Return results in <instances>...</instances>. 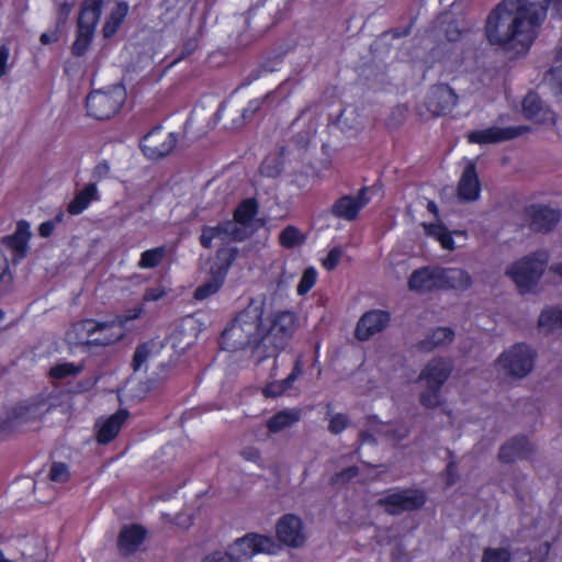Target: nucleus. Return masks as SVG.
<instances>
[{
	"label": "nucleus",
	"mask_w": 562,
	"mask_h": 562,
	"mask_svg": "<svg viewBox=\"0 0 562 562\" xmlns=\"http://www.w3.org/2000/svg\"><path fill=\"white\" fill-rule=\"evenodd\" d=\"M423 226L427 236L434 237L436 240L443 232L448 229L447 226L441 222L425 223Z\"/></svg>",
	"instance_id": "603ef678"
},
{
	"label": "nucleus",
	"mask_w": 562,
	"mask_h": 562,
	"mask_svg": "<svg viewBox=\"0 0 562 562\" xmlns=\"http://www.w3.org/2000/svg\"><path fill=\"white\" fill-rule=\"evenodd\" d=\"M528 131L529 127L525 125L507 127L490 126L487 128L470 132L468 140L472 144L479 145L496 144L514 139Z\"/></svg>",
	"instance_id": "dca6fc26"
},
{
	"label": "nucleus",
	"mask_w": 562,
	"mask_h": 562,
	"mask_svg": "<svg viewBox=\"0 0 562 562\" xmlns=\"http://www.w3.org/2000/svg\"><path fill=\"white\" fill-rule=\"evenodd\" d=\"M538 327L548 333L562 329V307L551 306L544 308L539 316Z\"/></svg>",
	"instance_id": "f704fd0d"
},
{
	"label": "nucleus",
	"mask_w": 562,
	"mask_h": 562,
	"mask_svg": "<svg viewBox=\"0 0 562 562\" xmlns=\"http://www.w3.org/2000/svg\"><path fill=\"white\" fill-rule=\"evenodd\" d=\"M241 457L247 460L255 463H258L261 461V453L260 451L255 447H248L241 451Z\"/></svg>",
	"instance_id": "680f3d73"
},
{
	"label": "nucleus",
	"mask_w": 562,
	"mask_h": 562,
	"mask_svg": "<svg viewBox=\"0 0 562 562\" xmlns=\"http://www.w3.org/2000/svg\"><path fill=\"white\" fill-rule=\"evenodd\" d=\"M126 90L122 83L93 89L86 97L87 115L97 121H108L122 110L126 101Z\"/></svg>",
	"instance_id": "20e7f679"
},
{
	"label": "nucleus",
	"mask_w": 562,
	"mask_h": 562,
	"mask_svg": "<svg viewBox=\"0 0 562 562\" xmlns=\"http://www.w3.org/2000/svg\"><path fill=\"white\" fill-rule=\"evenodd\" d=\"M147 530L138 524L124 526L117 537V548L122 555L128 557L135 553L143 544Z\"/></svg>",
	"instance_id": "a878e982"
},
{
	"label": "nucleus",
	"mask_w": 562,
	"mask_h": 562,
	"mask_svg": "<svg viewBox=\"0 0 562 562\" xmlns=\"http://www.w3.org/2000/svg\"><path fill=\"white\" fill-rule=\"evenodd\" d=\"M549 255L544 250L531 252L512 263L506 269L520 293L530 292L540 281L548 265Z\"/></svg>",
	"instance_id": "39448f33"
},
{
	"label": "nucleus",
	"mask_w": 562,
	"mask_h": 562,
	"mask_svg": "<svg viewBox=\"0 0 562 562\" xmlns=\"http://www.w3.org/2000/svg\"><path fill=\"white\" fill-rule=\"evenodd\" d=\"M278 550V544L270 536L256 532H248L238 538L229 547V553L238 559L239 562L250 560L260 553L273 554Z\"/></svg>",
	"instance_id": "1a4fd4ad"
},
{
	"label": "nucleus",
	"mask_w": 562,
	"mask_h": 562,
	"mask_svg": "<svg viewBox=\"0 0 562 562\" xmlns=\"http://www.w3.org/2000/svg\"><path fill=\"white\" fill-rule=\"evenodd\" d=\"M110 172V166L106 161L99 162L93 169V177L97 179L105 178Z\"/></svg>",
	"instance_id": "0e129e2a"
},
{
	"label": "nucleus",
	"mask_w": 562,
	"mask_h": 562,
	"mask_svg": "<svg viewBox=\"0 0 562 562\" xmlns=\"http://www.w3.org/2000/svg\"><path fill=\"white\" fill-rule=\"evenodd\" d=\"M63 221V214H57L54 220L45 221L38 226V235L43 238L52 236L57 223Z\"/></svg>",
	"instance_id": "3c124183"
},
{
	"label": "nucleus",
	"mask_w": 562,
	"mask_h": 562,
	"mask_svg": "<svg viewBox=\"0 0 562 562\" xmlns=\"http://www.w3.org/2000/svg\"><path fill=\"white\" fill-rule=\"evenodd\" d=\"M562 0H503L484 21L483 34L487 43L518 58L527 55L539 35L548 13Z\"/></svg>",
	"instance_id": "f257e3e1"
},
{
	"label": "nucleus",
	"mask_w": 562,
	"mask_h": 562,
	"mask_svg": "<svg viewBox=\"0 0 562 562\" xmlns=\"http://www.w3.org/2000/svg\"><path fill=\"white\" fill-rule=\"evenodd\" d=\"M522 113L526 119L537 123L554 124L557 114L549 106H544L541 98L535 91H529L522 100Z\"/></svg>",
	"instance_id": "4be33fe9"
},
{
	"label": "nucleus",
	"mask_w": 562,
	"mask_h": 562,
	"mask_svg": "<svg viewBox=\"0 0 562 562\" xmlns=\"http://www.w3.org/2000/svg\"><path fill=\"white\" fill-rule=\"evenodd\" d=\"M276 533L280 542L292 548L303 546L306 540L303 532V522L294 514H285L279 518L276 525Z\"/></svg>",
	"instance_id": "a211bd4d"
},
{
	"label": "nucleus",
	"mask_w": 562,
	"mask_h": 562,
	"mask_svg": "<svg viewBox=\"0 0 562 562\" xmlns=\"http://www.w3.org/2000/svg\"><path fill=\"white\" fill-rule=\"evenodd\" d=\"M302 372H303V361H302V357L299 356V357H296V359L294 361V366H293L291 373L286 378H284L280 382H278V392L277 393H284L285 391L291 389L294 381L302 374Z\"/></svg>",
	"instance_id": "a19ab883"
},
{
	"label": "nucleus",
	"mask_w": 562,
	"mask_h": 562,
	"mask_svg": "<svg viewBox=\"0 0 562 562\" xmlns=\"http://www.w3.org/2000/svg\"><path fill=\"white\" fill-rule=\"evenodd\" d=\"M83 366L82 364H76L72 362H63L55 364L48 371V375L52 379L55 380H63L65 378L77 375L80 372H82Z\"/></svg>",
	"instance_id": "4c0bfd02"
},
{
	"label": "nucleus",
	"mask_w": 562,
	"mask_h": 562,
	"mask_svg": "<svg viewBox=\"0 0 562 562\" xmlns=\"http://www.w3.org/2000/svg\"><path fill=\"white\" fill-rule=\"evenodd\" d=\"M368 188L362 187L356 195L345 194L338 198L330 207V214L339 220L347 222L356 221L360 212L370 202Z\"/></svg>",
	"instance_id": "2eb2a0df"
},
{
	"label": "nucleus",
	"mask_w": 562,
	"mask_h": 562,
	"mask_svg": "<svg viewBox=\"0 0 562 562\" xmlns=\"http://www.w3.org/2000/svg\"><path fill=\"white\" fill-rule=\"evenodd\" d=\"M440 267L424 266L412 272L407 286L418 294L432 293L440 290Z\"/></svg>",
	"instance_id": "6ab92c4d"
},
{
	"label": "nucleus",
	"mask_w": 562,
	"mask_h": 562,
	"mask_svg": "<svg viewBox=\"0 0 562 562\" xmlns=\"http://www.w3.org/2000/svg\"><path fill=\"white\" fill-rule=\"evenodd\" d=\"M167 255L168 249L166 245L147 249L140 254L137 267L139 269H155L165 260Z\"/></svg>",
	"instance_id": "c9c22d12"
},
{
	"label": "nucleus",
	"mask_w": 562,
	"mask_h": 562,
	"mask_svg": "<svg viewBox=\"0 0 562 562\" xmlns=\"http://www.w3.org/2000/svg\"><path fill=\"white\" fill-rule=\"evenodd\" d=\"M407 112H408V108L406 105H404V104L396 105L392 110V117L398 115L401 117V120H403V119H405Z\"/></svg>",
	"instance_id": "774afa93"
},
{
	"label": "nucleus",
	"mask_w": 562,
	"mask_h": 562,
	"mask_svg": "<svg viewBox=\"0 0 562 562\" xmlns=\"http://www.w3.org/2000/svg\"><path fill=\"white\" fill-rule=\"evenodd\" d=\"M427 493L422 488H402L389 492L378 499L376 505L391 516H398L405 512H416L427 503Z\"/></svg>",
	"instance_id": "423d86ee"
},
{
	"label": "nucleus",
	"mask_w": 562,
	"mask_h": 562,
	"mask_svg": "<svg viewBox=\"0 0 562 562\" xmlns=\"http://www.w3.org/2000/svg\"><path fill=\"white\" fill-rule=\"evenodd\" d=\"M391 322V313L383 310H370L361 315L355 337L360 341L369 340L375 334L383 331Z\"/></svg>",
	"instance_id": "f3484780"
},
{
	"label": "nucleus",
	"mask_w": 562,
	"mask_h": 562,
	"mask_svg": "<svg viewBox=\"0 0 562 562\" xmlns=\"http://www.w3.org/2000/svg\"><path fill=\"white\" fill-rule=\"evenodd\" d=\"M453 371V364L442 357L432 358L422 369L417 381L425 382V390L419 394V403L425 408H436L442 404L441 390Z\"/></svg>",
	"instance_id": "7ed1b4c3"
},
{
	"label": "nucleus",
	"mask_w": 562,
	"mask_h": 562,
	"mask_svg": "<svg viewBox=\"0 0 562 562\" xmlns=\"http://www.w3.org/2000/svg\"><path fill=\"white\" fill-rule=\"evenodd\" d=\"M260 172L263 176L274 178L280 175L281 168L278 164L274 166L270 165V162L266 159L262 161V164L260 166Z\"/></svg>",
	"instance_id": "13d9d810"
},
{
	"label": "nucleus",
	"mask_w": 562,
	"mask_h": 562,
	"mask_svg": "<svg viewBox=\"0 0 562 562\" xmlns=\"http://www.w3.org/2000/svg\"><path fill=\"white\" fill-rule=\"evenodd\" d=\"M161 133L162 126L158 124L148 131L139 140V148L146 158L157 161L167 157L176 148L178 143L177 133L170 132L164 140L159 142L157 137H159Z\"/></svg>",
	"instance_id": "9d476101"
},
{
	"label": "nucleus",
	"mask_w": 562,
	"mask_h": 562,
	"mask_svg": "<svg viewBox=\"0 0 562 562\" xmlns=\"http://www.w3.org/2000/svg\"><path fill=\"white\" fill-rule=\"evenodd\" d=\"M458 95L447 83L434 85L425 99V108L430 116H443L457 105Z\"/></svg>",
	"instance_id": "4468645a"
},
{
	"label": "nucleus",
	"mask_w": 562,
	"mask_h": 562,
	"mask_svg": "<svg viewBox=\"0 0 562 562\" xmlns=\"http://www.w3.org/2000/svg\"><path fill=\"white\" fill-rule=\"evenodd\" d=\"M88 319L89 318L83 319L81 323L82 328L88 334V340L86 342L88 346H98V347L110 346V345L115 344L116 341L123 339L125 336V331H123L122 329L116 330L117 327H114L111 330L95 329L93 333H90L89 328H87V327H89Z\"/></svg>",
	"instance_id": "7c9ffc66"
},
{
	"label": "nucleus",
	"mask_w": 562,
	"mask_h": 562,
	"mask_svg": "<svg viewBox=\"0 0 562 562\" xmlns=\"http://www.w3.org/2000/svg\"><path fill=\"white\" fill-rule=\"evenodd\" d=\"M296 315L290 311L274 313L266 324L267 338H271L272 345L282 349L289 339L292 338L296 328Z\"/></svg>",
	"instance_id": "f8f14e48"
},
{
	"label": "nucleus",
	"mask_w": 562,
	"mask_h": 562,
	"mask_svg": "<svg viewBox=\"0 0 562 562\" xmlns=\"http://www.w3.org/2000/svg\"><path fill=\"white\" fill-rule=\"evenodd\" d=\"M454 339V330L451 327H437L424 339L418 341L417 349L423 352H430L437 347L446 346Z\"/></svg>",
	"instance_id": "c756f323"
},
{
	"label": "nucleus",
	"mask_w": 562,
	"mask_h": 562,
	"mask_svg": "<svg viewBox=\"0 0 562 562\" xmlns=\"http://www.w3.org/2000/svg\"><path fill=\"white\" fill-rule=\"evenodd\" d=\"M301 417L300 408L282 409L272 415L266 422V426L270 434H278L300 422Z\"/></svg>",
	"instance_id": "2f4dec72"
},
{
	"label": "nucleus",
	"mask_w": 562,
	"mask_h": 562,
	"mask_svg": "<svg viewBox=\"0 0 562 562\" xmlns=\"http://www.w3.org/2000/svg\"><path fill=\"white\" fill-rule=\"evenodd\" d=\"M31 411V406L30 405H18L15 406L11 414H10V417L13 419V420H16V422H20V423H25L27 420V414L30 413Z\"/></svg>",
	"instance_id": "6e6d98bb"
},
{
	"label": "nucleus",
	"mask_w": 562,
	"mask_h": 562,
	"mask_svg": "<svg viewBox=\"0 0 562 562\" xmlns=\"http://www.w3.org/2000/svg\"><path fill=\"white\" fill-rule=\"evenodd\" d=\"M550 60L552 63L551 70L562 69V47L555 48L551 52Z\"/></svg>",
	"instance_id": "e2e57ef3"
},
{
	"label": "nucleus",
	"mask_w": 562,
	"mask_h": 562,
	"mask_svg": "<svg viewBox=\"0 0 562 562\" xmlns=\"http://www.w3.org/2000/svg\"><path fill=\"white\" fill-rule=\"evenodd\" d=\"M254 231H247L244 227H239L233 221L226 220L220 222L215 226H203L201 235L199 237L200 245L210 249L213 246V239L220 238L222 240H233L237 243L245 241L252 235Z\"/></svg>",
	"instance_id": "9b49d317"
},
{
	"label": "nucleus",
	"mask_w": 562,
	"mask_h": 562,
	"mask_svg": "<svg viewBox=\"0 0 562 562\" xmlns=\"http://www.w3.org/2000/svg\"><path fill=\"white\" fill-rule=\"evenodd\" d=\"M202 562H239L238 559H235L233 554L229 552H214L210 555H206Z\"/></svg>",
	"instance_id": "5fc2aeb1"
},
{
	"label": "nucleus",
	"mask_w": 562,
	"mask_h": 562,
	"mask_svg": "<svg viewBox=\"0 0 562 562\" xmlns=\"http://www.w3.org/2000/svg\"><path fill=\"white\" fill-rule=\"evenodd\" d=\"M440 290H453L463 293L473 284L470 273L461 268L440 267Z\"/></svg>",
	"instance_id": "bb28decb"
},
{
	"label": "nucleus",
	"mask_w": 562,
	"mask_h": 562,
	"mask_svg": "<svg viewBox=\"0 0 562 562\" xmlns=\"http://www.w3.org/2000/svg\"><path fill=\"white\" fill-rule=\"evenodd\" d=\"M10 52L5 46L0 47V70L9 66Z\"/></svg>",
	"instance_id": "69168bd1"
},
{
	"label": "nucleus",
	"mask_w": 562,
	"mask_h": 562,
	"mask_svg": "<svg viewBox=\"0 0 562 562\" xmlns=\"http://www.w3.org/2000/svg\"><path fill=\"white\" fill-rule=\"evenodd\" d=\"M59 36H60V31L58 27H53L50 30H47L46 32H44L41 37H40V41L43 45H50L53 43H56L58 40H59Z\"/></svg>",
	"instance_id": "4d7b16f0"
},
{
	"label": "nucleus",
	"mask_w": 562,
	"mask_h": 562,
	"mask_svg": "<svg viewBox=\"0 0 562 562\" xmlns=\"http://www.w3.org/2000/svg\"><path fill=\"white\" fill-rule=\"evenodd\" d=\"M318 273L314 267H308L303 271V274L296 286L299 295L303 296L307 294L313 286L316 284Z\"/></svg>",
	"instance_id": "58836bf2"
},
{
	"label": "nucleus",
	"mask_w": 562,
	"mask_h": 562,
	"mask_svg": "<svg viewBox=\"0 0 562 562\" xmlns=\"http://www.w3.org/2000/svg\"><path fill=\"white\" fill-rule=\"evenodd\" d=\"M167 295V290L161 286H151L147 288L143 295L144 302H157L159 300H162Z\"/></svg>",
	"instance_id": "8fccbe9b"
},
{
	"label": "nucleus",
	"mask_w": 562,
	"mask_h": 562,
	"mask_svg": "<svg viewBox=\"0 0 562 562\" xmlns=\"http://www.w3.org/2000/svg\"><path fill=\"white\" fill-rule=\"evenodd\" d=\"M128 417L130 412L126 408H120L103 422L98 423V430L95 435L97 441L100 445H108L113 441L120 434Z\"/></svg>",
	"instance_id": "393cba45"
},
{
	"label": "nucleus",
	"mask_w": 562,
	"mask_h": 562,
	"mask_svg": "<svg viewBox=\"0 0 562 562\" xmlns=\"http://www.w3.org/2000/svg\"><path fill=\"white\" fill-rule=\"evenodd\" d=\"M145 308L143 305H138L132 308L126 310L122 314L115 315V317L108 322H98L95 319H88V327L90 333H93L95 329H109L111 330L114 327H119L123 331L127 329V324L131 321H135L142 317Z\"/></svg>",
	"instance_id": "cd10ccee"
},
{
	"label": "nucleus",
	"mask_w": 562,
	"mask_h": 562,
	"mask_svg": "<svg viewBox=\"0 0 562 562\" xmlns=\"http://www.w3.org/2000/svg\"><path fill=\"white\" fill-rule=\"evenodd\" d=\"M482 187L476 171V165L470 160L465 165L458 182L457 192L461 201L474 202L481 195Z\"/></svg>",
	"instance_id": "412c9836"
},
{
	"label": "nucleus",
	"mask_w": 562,
	"mask_h": 562,
	"mask_svg": "<svg viewBox=\"0 0 562 562\" xmlns=\"http://www.w3.org/2000/svg\"><path fill=\"white\" fill-rule=\"evenodd\" d=\"M237 257L238 249L236 247H220L215 254V261L211 267L213 276L225 279Z\"/></svg>",
	"instance_id": "72a5a7b5"
},
{
	"label": "nucleus",
	"mask_w": 562,
	"mask_h": 562,
	"mask_svg": "<svg viewBox=\"0 0 562 562\" xmlns=\"http://www.w3.org/2000/svg\"><path fill=\"white\" fill-rule=\"evenodd\" d=\"M513 554L508 548H485L481 562H510Z\"/></svg>",
	"instance_id": "ea45409f"
},
{
	"label": "nucleus",
	"mask_w": 562,
	"mask_h": 562,
	"mask_svg": "<svg viewBox=\"0 0 562 562\" xmlns=\"http://www.w3.org/2000/svg\"><path fill=\"white\" fill-rule=\"evenodd\" d=\"M305 236L294 225L285 226L279 234V244L285 249H293L305 243Z\"/></svg>",
	"instance_id": "e433bc0d"
},
{
	"label": "nucleus",
	"mask_w": 562,
	"mask_h": 562,
	"mask_svg": "<svg viewBox=\"0 0 562 562\" xmlns=\"http://www.w3.org/2000/svg\"><path fill=\"white\" fill-rule=\"evenodd\" d=\"M524 217L532 232L548 234L559 224L562 213L549 205L529 204L524 209Z\"/></svg>",
	"instance_id": "ddd939ff"
},
{
	"label": "nucleus",
	"mask_w": 562,
	"mask_h": 562,
	"mask_svg": "<svg viewBox=\"0 0 562 562\" xmlns=\"http://www.w3.org/2000/svg\"><path fill=\"white\" fill-rule=\"evenodd\" d=\"M457 467L454 462H449L445 470V482L447 486H452L457 481Z\"/></svg>",
	"instance_id": "bf43d9fd"
},
{
	"label": "nucleus",
	"mask_w": 562,
	"mask_h": 562,
	"mask_svg": "<svg viewBox=\"0 0 562 562\" xmlns=\"http://www.w3.org/2000/svg\"><path fill=\"white\" fill-rule=\"evenodd\" d=\"M100 13L104 10V25L102 33L104 37H112L119 31L121 24L128 13V3L121 0H102Z\"/></svg>",
	"instance_id": "aec40b11"
},
{
	"label": "nucleus",
	"mask_w": 562,
	"mask_h": 562,
	"mask_svg": "<svg viewBox=\"0 0 562 562\" xmlns=\"http://www.w3.org/2000/svg\"><path fill=\"white\" fill-rule=\"evenodd\" d=\"M50 481L56 483H66L70 479V471L66 463L64 462H53L49 474Z\"/></svg>",
	"instance_id": "a18cd8bd"
},
{
	"label": "nucleus",
	"mask_w": 562,
	"mask_h": 562,
	"mask_svg": "<svg viewBox=\"0 0 562 562\" xmlns=\"http://www.w3.org/2000/svg\"><path fill=\"white\" fill-rule=\"evenodd\" d=\"M342 257V250L340 247H333L327 256L322 260V266L327 271H333L337 268Z\"/></svg>",
	"instance_id": "09e8293b"
},
{
	"label": "nucleus",
	"mask_w": 562,
	"mask_h": 562,
	"mask_svg": "<svg viewBox=\"0 0 562 562\" xmlns=\"http://www.w3.org/2000/svg\"><path fill=\"white\" fill-rule=\"evenodd\" d=\"M102 4V0L83 1L78 20V35L72 44V53L75 55H82L89 47L100 19V8Z\"/></svg>",
	"instance_id": "6e6552de"
},
{
	"label": "nucleus",
	"mask_w": 562,
	"mask_h": 562,
	"mask_svg": "<svg viewBox=\"0 0 562 562\" xmlns=\"http://www.w3.org/2000/svg\"><path fill=\"white\" fill-rule=\"evenodd\" d=\"M535 447L527 436H515L499 448L498 459L504 463H512L516 460L529 459Z\"/></svg>",
	"instance_id": "5701e85b"
},
{
	"label": "nucleus",
	"mask_w": 562,
	"mask_h": 562,
	"mask_svg": "<svg viewBox=\"0 0 562 562\" xmlns=\"http://www.w3.org/2000/svg\"><path fill=\"white\" fill-rule=\"evenodd\" d=\"M277 392H278V382L270 383L263 389V394L267 397H277L282 394V393H277Z\"/></svg>",
	"instance_id": "338daca9"
},
{
	"label": "nucleus",
	"mask_w": 562,
	"mask_h": 562,
	"mask_svg": "<svg viewBox=\"0 0 562 562\" xmlns=\"http://www.w3.org/2000/svg\"><path fill=\"white\" fill-rule=\"evenodd\" d=\"M445 33L448 41L454 42L463 35L464 30L460 27L458 22H449Z\"/></svg>",
	"instance_id": "864d4df0"
},
{
	"label": "nucleus",
	"mask_w": 562,
	"mask_h": 562,
	"mask_svg": "<svg viewBox=\"0 0 562 562\" xmlns=\"http://www.w3.org/2000/svg\"><path fill=\"white\" fill-rule=\"evenodd\" d=\"M31 231L29 222L22 220L16 224L15 232L1 238V243L13 252V260L20 261L27 255Z\"/></svg>",
	"instance_id": "b1692460"
},
{
	"label": "nucleus",
	"mask_w": 562,
	"mask_h": 562,
	"mask_svg": "<svg viewBox=\"0 0 562 562\" xmlns=\"http://www.w3.org/2000/svg\"><path fill=\"white\" fill-rule=\"evenodd\" d=\"M259 213V203L255 198L241 200L233 212V222L239 227H251L254 220Z\"/></svg>",
	"instance_id": "c85d7f7f"
},
{
	"label": "nucleus",
	"mask_w": 562,
	"mask_h": 562,
	"mask_svg": "<svg viewBox=\"0 0 562 562\" xmlns=\"http://www.w3.org/2000/svg\"><path fill=\"white\" fill-rule=\"evenodd\" d=\"M266 302L251 297L245 308L239 311L220 337V347L226 351L245 349L257 350L267 339Z\"/></svg>",
	"instance_id": "f03ea898"
},
{
	"label": "nucleus",
	"mask_w": 562,
	"mask_h": 562,
	"mask_svg": "<svg viewBox=\"0 0 562 562\" xmlns=\"http://www.w3.org/2000/svg\"><path fill=\"white\" fill-rule=\"evenodd\" d=\"M437 240L440 243V246L443 248V249H447V250H453L454 249V239L452 237V234L449 229H447L446 232H443L438 238Z\"/></svg>",
	"instance_id": "052dcab7"
},
{
	"label": "nucleus",
	"mask_w": 562,
	"mask_h": 562,
	"mask_svg": "<svg viewBox=\"0 0 562 562\" xmlns=\"http://www.w3.org/2000/svg\"><path fill=\"white\" fill-rule=\"evenodd\" d=\"M224 279H220L214 276V280L210 282H205L199 285L194 291V297L196 300H205L209 296L215 294L223 284Z\"/></svg>",
	"instance_id": "79ce46f5"
},
{
	"label": "nucleus",
	"mask_w": 562,
	"mask_h": 562,
	"mask_svg": "<svg viewBox=\"0 0 562 562\" xmlns=\"http://www.w3.org/2000/svg\"><path fill=\"white\" fill-rule=\"evenodd\" d=\"M13 277L10 271L9 260L5 255L0 251V293H7L11 286Z\"/></svg>",
	"instance_id": "c03bdc74"
},
{
	"label": "nucleus",
	"mask_w": 562,
	"mask_h": 562,
	"mask_svg": "<svg viewBox=\"0 0 562 562\" xmlns=\"http://www.w3.org/2000/svg\"><path fill=\"white\" fill-rule=\"evenodd\" d=\"M535 351L525 342H518L503 351L496 364L507 375L524 378L531 372L535 366Z\"/></svg>",
	"instance_id": "0eeeda50"
},
{
	"label": "nucleus",
	"mask_w": 562,
	"mask_h": 562,
	"mask_svg": "<svg viewBox=\"0 0 562 562\" xmlns=\"http://www.w3.org/2000/svg\"><path fill=\"white\" fill-rule=\"evenodd\" d=\"M95 200H99L98 187L94 182L88 183L75 194L67 206V211L71 215H79Z\"/></svg>",
	"instance_id": "473e14b6"
},
{
	"label": "nucleus",
	"mask_w": 562,
	"mask_h": 562,
	"mask_svg": "<svg viewBox=\"0 0 562 562\" xmlns=\"http://www.w3.org/2000/svg\"><path fill=\"white\" fill-rule=\"evenodd\" d=\"M358 474H359V468L357 465H350V467L342 469L339 472H336L330 477V483L333 485L346 484V483H349L350 481H352L355 477H357Z\"/></svg>",
	"instance_id": "49530a36"
},
{
	"label": "nucleus",
	"mask_w": 562,
	"mask_h": 562,
	"mask_svg": "<svg viewBox=\"0 0 562 562\" xmlns=\"http://www.w3.org/2000/svg\"><path fill=\"white\" fill-rule=\"evenodd\" d=\"M349 424L350 420L346 414L337 413L334 416H331L328 424V430L333 435H339L349 426Z\"/></svg>",
	"instance_id": "de8ad7c7"
},
{
	"label": "nucleus",
	"mask_w": 562,
	"mask_h": 562,
	"mask_svg": "<svg viewBox=\"0 0 562 562\" xmlns=\"http://www.w3.org/2000/svg\"><path fill=\"white\" fill-rule=\"evenodd\" d=\"M151 353V344L149 341H145L139 344L133 355L132 359V368L134 371L140 370L143 364L147 361Z\"/></svg>",
	"instance_id": "37998d69"
}]
</instances>
